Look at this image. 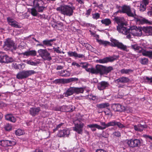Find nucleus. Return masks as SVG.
<instances>
[{"label": "nucleus", "mask_w": 152, "mask_h": 152, "mask_svg": "<svg viewBox=\"0 0 152 152\" xmlns=\"http://www.w3.org/2000/svg\"><path fill=\"white\" fill-rule=\"evenodd\" d=\"M96 40L99 45H102L104 47L109 45L112 47H117L118 48L128 51L126 46L115 39H113L111 40V43L107 41L98 39H96Z\"/></svg>", "instance_id": "1"}, {"label": "nucleus", "mask_w": 152, "mask_h": 152, "mask_svg": "<svg viewBox=\"0 0 152 152\" xmlns=\"http://www.w3.org/2000/svg\"><path fill=\"white\" fill-rule=\"evenodd\" d=\"M69 5L64 4L56 8V10L64 15L70 17L73 15L74 10L75 7L73 5V3H70Z\"/></svg>", "instance_id": "2"}, {"label": "nucleus", "mask_w": 152, "mask_h": 152, "mask_svg": "<svg viewBox=\"0 0 152 152\" xmlns=\"http://www.w3.org/2000/svg\"><path fill=\"white\" fill-rule=\"evenodd\" d=\"M142 28H140V27H137L136 26H133L129 28H124L122 33L124 35H126L130 32L134 36H140L142 34Z\"/></svg>", "instance_id": "3"}, {"label": "nucleus", "mask_w": 152, "mask_h": 152, "mask_svg": "<svg viewBox=\"0 0 152 152\" xmlns=\"http://www.w3.org/2000/svg\"><path fill=\"white\" fill-rule=\"evenodd\" d=\"M86 87H70L68 88L64 94L65 97H67L73 95L74 94H83L85 89Z\"/></svg>", "instance_id": "4"}, {"label": "nucleus", "mask_w": 152, "mask_h": 152, "mask_svg": "<svg viewBox=\"0 0 152 152\" xmlns=\"http://www.w3.org/2000/svg\"><path fill=\"white\" fill-rule=\"evenodd\" d=\"M132 47L134 50L137 51L138 53H142L143 56L148 57L152 59V51L146 50V48H145L144 49L136 44L132 45Z\"/></svg>", "instance_id": "5"}, {"label": "nucleus", "mask_w": 152, "mask_h": 152, "mask_svg": "<svg viewBox=\"0 0 152 152\" xmlns=\"http://www.w3.org/2000/svg\"><path fill=\"white\" fill-rule=\"evenodd\" d=\"M121 8V10H119L116 12V13H126L129 17H134L136 15L135 10H134V13L132 12L130 7L128 5H124L122 7H119Z\"/></svg>", "instance_id": "6"}, {"label": "nucleus", "mask_w": 152, "mask_h": 152, "mask_svg": "<svg viewBox=\"0 0 152 152\" xmlns=\"http://www.w3.org/2000/svg\"><path fill=\"white\" fill-rule=\"evenodd\" d=\"M38 53H39V55L45 61H50L52 59L50 53L46 49H40L38 50Z\"/></svg>", "instance_id": "7"}, {"label": "nucleus", "mask_w": 152, "mask_h": 152, "mask_svg": "<svg viewBox=\"0 0 152 152\" xmlns=\"http://www.w3.org/2000/svg\"><path fill=\"white\" fill-rule=\"evenodd\" d=\"M35 73L34 70L23 71L18 73L16 75V77L18 79H22L27 78Z\"/></svg>", "instance_id": "8"}, {"label": "nucleus", "mask_w": 152, "mask_h": 152, "mask_svg": "<svg viewBox=\"0 0 152 152\" xmlns=\"http://www.w3.org/2000/svg\"><path fill=\"white\" fill-rule=\"evenodd\" d=\"M127 143L130 148H134L139 147L140 146L141 142L140 139H131L127 140Z\"/></svg>", "instance_id": "9"}, {"label": "nucleus", "mask_w": 152, "mask_h": 152, "mask_svg": "<svg viewBox=\"0 0 152 152\" xmlns=\"http://www.w3.org/2000/svg\"><path fill=\"white\" fill-rule=\"evenodd\" d=\"M134 18V20L139 24H146L148 25H152V21H149L148 20L145 18L137 16L136 15L135 16Z\"/></svg>", "instance_id": "10"}, {"label": "nucleus", "mask_w": 152, "mask_h": 152, "mask_svg": "<svg viewBox=\"0 0 152 152\" xmlns=\"http://www.w3.org/2000/svg\"><path fill=\"white\" fill-rule=\"evenodd\" d=\"M56 39H53L48 40L46 39L42 41V44L40 43L37 44V46H40L42 47H51L53 45V42L55 41Z\"/></svg>", "instance_id": "11"}, {"label": "nucleus", "mask_w": 152, "mask_h": 152, "mask_svg": "<svg viewBox=\"0 0 152 152\" xmlns=\"http://www.w3.org/2000/svg\"><path fill=\"white\" fill-rule=\"evenodd\" d=\"M115 20L116 21L118 26H117V29L119 32L122 33V31H123L124 29L123 28H126V24L124 23L121 22L120 19L118 17H115Z\"/></svg>", "instance_id": "12"}, {"label": "nucleus", "mask_w": 152, "mask_h": 152, "mask_svg": "<svg viewBox=\"0 0 152 152\" xmlns=\"http://www.w3.org/2000/svg\"><path fill=\"white\" fill-rule=\"evenodd\" d=\"M84 124L79 122L78 123L75 124V126L73 127V130L78 134H82L83 132Z\"/></svg>", "instance_id": "13"}, {"label": "nucleus", "mask_w": 152, "mask_h": 152, "mask_svg": "<svg viewBox=\"0 0 152 152\" xmlns=\"http://www.w3.org/2000/svg\"><path fill=\"white\" fill-rule=\"evenodd\" d=\"M118 58V57L117 56H113L110 57H106L103 59H100L98 60V61L99 63L104 64L108 62H113L116 60Z\"/></svg>", "instance_id": "14"}, {"label": "nucleus", "mask_w": 152, "mask_h": 152, "mask_svg": "<svg viewBox=\"0 0 152 152\" xmlns=\"http://www.w3.org/2000/svg\"><path fill=\"white\" fill-rule=\"evenodd\" d=\"M41 110L39 107H32L30 108L29 112V114L32 117H34L38 115Z\"/></svg>", "instance_id": "15"}, {"label": "nucleus", "mask_w": 152, "mask_h": 152, "mask_svg": "<svg viewBox=\"0 0 152 152\" xmlns=\"http://www.w3.org/2000/svg\"><path fill=\"white\" fill-rule=\"evenodd\" d=\"M7 20L9 24L12 27L16 28H19L21 27L19 23L13 19L8 17L7 18Z\"/></svg>", "instance_id": "16"}, {"label": "nucleus", "mask_w": 152, "mask_h": 152, "mask_svg": "<svg viewBox=\"0 0 152 152\" xmlns=\"http://www.w3.org/2000/svg\"><path fill=\"white\" fill-rule=\"evenodd\" d=\"M13 59L9 57L7 55L0 56V62L1 63H8L13 61Z\"/></svg>", "instance_id": "17"}, {"label": "nucleus", "mask_w": 152, "mask_h": 152, "mask_svg": "<svg viewBox=\"0 0 152 152\" xmlns=\"http://www.w3.org/2000/svg\"><path fill=\"white\" fill-rule=\"evenodd\" d=\"M14 42L11 39H8L4 42V47L7 49L14 48L15 46Z\"/></svg>", "instance_id": "18"}, {"label": "nucleus", "mask_w": 152, "mask_h": 152, "mask_svg": "<svg viewBox=\"0 0 152 152\" xmlns=\"http://www.w3.org/2000/svg\"><path fill=\"white\" fill-rule=\"evenodd\" d=\"M109 86L110 84L108 82L102 81L98 83L97 87L99 90H103L107 88Z\"/></svg>", "instance_id": "19"}, {"label": "nucleus", "mask_w": 152, "mask_h": 152, "mask_svg": "<svg viewBox=\"0 0 152 152\" xmlns=\"http://www.w3.org/2000/svg\"><path fill=\"white\" fill-rule=\"evenodd\" d=\"M104 66L97 65L94 68V74H99L100 75H103Z\"/></svg>", "instance_id": "20"}, {"label": "nucleus", "mask_w": 152, "mask_h": 152, "mask_svg": "<svg viewBox=\"0 0 152 152\" xmlns=\"http://www.w3.org/2000/svg\"><path fill=\"white\" fill-rule=\"evenodd\" d=\"M5 119L10 122L15 123L16 121V117L14 116L12 113H8L5 115Z\"/></svg>", "instance_id": "21"}, {"label": "nucleus", "mask_w": 152, "mask_h": 152, "mask_svg": "<svg viewBox=\"0 0 152 152\" xmlns=\"http://www.w3.org/2000/svg\"><path fill=\"white\" fill-rule=\"evenodd\" d=\"M147 126L146 125H142L141 124H139L137 125H134V130L137 131L142 132L145 128H147Z\"/></svg>", "instance_id": "22"}, {"label": "nucleus", "mask_w": 152, "mask_h": 152, "mask_svg": "<svg viewBox=\"0 0 152 152\" xmlns=\"http://www.w3.org/2000/svg\"><path fill=\"white\" fill-rule=\"evenodd\" d=\"M142 30L147 35H152V27L149 26L143 27L142 28Z\"/></svg>", "instance_id": "23"}, {"label": "nucleus", "mask_w": 152, "mask_h": 152, "mask_svg": "<svg viewBox=\"0 0 152 152\" xmlns=\"http://www.w3.org/2000/svg\"><path fill=\"white\" fill-rule=\"evenodd\" d=\"M60 110L66 112H72L74 109L72 106L63 105L60 108Z\"/></svg>", "instance_id": "24"}, {"label": "nucleus", "mask_w": 152, "mask_h": 152, "mask_svg": "<svg viewBox=\"0 0 152 152\" xmlns=\"http://www.w3.org/2000/svg\"><path fill=\"white\" fill-rule=\"evenodd\" d=\"M100 124L103 126L99 125V129L100 130H104L109 127L112 126L111 121L107 124L105 123V122H101Z\"/></svg>", "instance_id": "25"}, {"label": "nucleus", "mask_w": 152, "mask_h": 152, "mask_svg": "<svg viewBox=\"0 0 152 152\" xmlns=\"http://www.w3.org/2000/svg\"><path fill=\"white\" fill-rule=\"evenodd\" d=\"M110 106V104L108 103H102L100 104H97L96 105V106L98 108V110L100 111L101 109L107 108L109 107Z\"/></svg>", "instance_id": "26"}, {"label": "nucleus", "mask_w": 152, "mask_h": 152, "mask_svg": "<svg viewBox=\"0 0 152 152\" xmlns=\"http://www.w3.org/2000/svg\"><path fill=\"white\" fill-rule=\"evenodd\" d=\"M69 133V132L68 130L64 129L59 131L58 136L60 137H67Z\"/></svg>", "instance_id": "27"}, {"label": "nucleus", "mask_w": 152, "mask_h": 152, "mask_svg": "<svg viewBox=\"0 0 152 152\" xmlns=\"http://www.w3.org/2000/svg\"><path fill=\"white\" fill-rule=\"evenodd\" d=\"M129 80H130L128 77H122L116 79L115 80V82L118 83H126L129 82Z\"/></svg>", "instance_id": "28"}, {"label": "nucleus", "mask_w": 152, "mask_h": 152, "mask_svg": "<svg viewBox=\"0 0 152 152\" xmlns=\"http://www.w3.org/2000/svg\"><path fill=\"white\" fill-rule=\"evenodd\" d=\"M24 56H34L37 55V51L34 50H29L24 52Z\"/></svg>", "instance_id": "29"}, {"label": "nucleus", "mask_w": 152, "mask_h": 152, "mask_svg": "<svg viewBox=\"0 0 152 152\" xmlns=\"http://www.w3.org/2000/svg\"><path fill=\"white\" fill-rule=\"evenodd\" d=\"M112 126H117L119 128L122 129L125 127V126L119 122L115 120H113L111 121Z\"/></svg>", "instance_id": "30"}, {"label": "nucleus", "mask_w": 152, "mask_h": 152, "mask_svg": "<svg viewBox=\"0 0 152 152\" xmlns=\"http://www.w3.org/2000/svg\"><path fill=\"white\" fill-rule=\"evenodd\" d=\"M114 107L115 111L122 112L124 110V107L119 104H115Z\"/></svg>", "instance_id": "31"}, {"label": "nucleus", "mask_w": 152, "mask_h": 152, "mask_svg": "<svg viewBox=\"0 0 152 152\" xmlns=\"http://www.w3.org/2000/svg\"><path fill=\"white\" fill-rule=\"evenodd\" d=\"M44 4V2L42 0H34L33 1L34 5L35 8L43 5Z\"/></svg>", "instance_id": "32"}, {"label": "nucleus", "mask_w": 152, "mask_h": 152, "mask_svg": "<svg viewBox=\"0 0 152 152\" xmlns=\"http://www.w3.org/2000/svg\"><path fill=\"white\" fill-rule=\"evenodd\" d=\"M104 68L103 75H107L108 73L113 70V68L112 66L107 67L105 66H104Z\"/></svg>", "instance_id": "33"}, {"label": "nucleus", "mask_w": 152, "mask_h": 152, "mask_svg": "<svg viewBox=\"0 0 152 152\" xmlns=\"http://www.w3.org/2000/svg\"><path fill=\"white\" fill-rule=\"evenodd\" d=\"M87 127L91 128V130L93 132L95 131L96 130V128L99 129V125L96 124L88 125Z\"/></svg>", "instance_id": "34"}, {"label": "nucleus", "mask_w": 152, "mask_h": 152, "mask_svg": "<svg viewBox=\"0 0 152 152\" xmlns=\"http://www.w3.org/2000/svg\"><path fill=\"white\" fill-rule=\"evenodd\" d=\"M59 74L60 76L64 77H69L70 75L69 72L66 70H61L59 72Z\"/></svg>", "instance_id": "35"}, {"label": "nucleus", "mask_w": 152, "mask_h": 152, "mask_svg": "<svg viewBox=\"0 0 152 152\" xmlns=\"http://www.w3.org/2000/svg\"><path fill=\"white\" fill-rule=\"evenodd\" d=\"M133 71L132 69H123L120 71L121 73L122 74H126L129 75L132 73Z\"/></svg>", "instance_id": "36"}, {"label": "nucleus", "mask_w": 152, "mask_h": 152, "mask_svg": "<svg viewBox=\"0 0 152 152\" xmlns=\"http://www.w3.org/2000/svg\"><path fill=\"white\" fill-rule=\"evenodd\" d=\"M101 22L106 26H109L111 23V21L110 19L109 18H105L102 20Z\"/></svg>", "instance_id": "37"}, {"label": "nucleus", "mask_w": 152, "mask_h": 152, "mask_svg": "<svg viewBox=\"0 0 152 152\" xmlns=\"http://www.w3.org/2000/svg\"><path fill=\"white\" fill-rule=\"evenodd\" d=\"M7 147L12 146L16 144V140L14 139H12L10 140H7Z\"/></svg>", "instance_id": "38"}, {"label": "nucleus", "mask_w": 152, "mask_h": 152, "mask_svg": "<svg viewBox=\"0 0 152 152\" xmlns=\"http://www.w3.org/2000/svg\"><path fill=\"white\" fill-rule=\"evenodd\" d=\"M36 8H33L31 9L30 13L33 16H38L39 13Z\"/></svg>", "instance_id": "39"}, {"label": "nucleus", "mask_w": 152, "mask_h": 152, "mask_svg": "<svg viewBox=\"0 0 152 152\" xmlns=\"http://www.w3.org/2000/svg\"><path fill=\"white\" fill-rule=\"evenodd\" d=\"M145 82L149 84L152 85V77H149L147 76L144 77Z\"/></svg>", "instance_id": "40"}, {"label": "nucleus", "mask_w": 152, "mask_h": 152, "mask_svg": "<svg viewBox=\"0 0 152 152\" xmlns=\"http://www.w3.org/2000/svg\"><path fill=\"white\" fill-rule=\"evenodd\" d=\"M46 8V7L43 6V5L36 8L39 12H43L44 10H45Z\"/></svg>", "instance_id": "41"}, {"label": "nucleus", "mask_w": 152, "mask_h": 152, "mask_svg": "<svg viewBox=\"0 0 152 152\" xmlns=\"http://www.w3.org/2000/svg\"><path fill=\"white\" fill-rule=\"evenodd\" d=\"M140 62L142 64H147L148 62V60L146 58H141Z\"/></svg>", "instance_id": "42"}, {"label": "nucleus", "mask_w": 152, "mask_h": 152, "mask_svg": "<svg viewBox=\"0 0 152 152\" xmlns=\"http://www.w3.org/2000/svg\"><path fill=\"white\" fill-rule=\"evenodd\" d=\"M7 140H0V145L3 147H7Z\"/></svg>", "instance_id": "43"}, {"label": "nucleus", "mask_w": 152, "mask_h": 152, "mask_svg": "<svg viewBox=\"0 0 152 152\" xmlns=\"http://www.w3.org/2000/svg\"><path fill=\"white\" fill-rule=\"evenodd\" d=\"M37 17L40 18L41 20H46L48 18V16L44 14L42 15L39 14Z\"/></svg>", "instance_id": "44"}, {"label": "nucleus", "mask_w": 152, "mask_h": 152, "mask_svg": "<svg viewBox=\"0 0 152 152\" xmlns=\"http://www.w3.org/2000/svg\"><path fill=\"white\" fill-rule=\"evenodd\" d=\"M26 63L32 66H37V63L34 62L31 60H27Z\"/></svg>", "instance_id": "45"}, {"label": "nucleus", "mask_w": 152, "mask_h": 152, "mask_svg": "<svg viewBox=\"0 0 152 152\" xmlns=\"http://www.w3.org/2000/svg\"><path fill=\"white\" fill-rule=\"evenodd\" d=\"M67 54L68 56L69 57L73 56L75 58L76 55L77 54V52L75 51L72 52L69 51L67 52Z\"/></svg>", "instance_id": "46"}, {"label": "nucleus", "mask_w": 152, "mask_h": 152, "mask_svg": "<svg viewBox=\"0 0 152 152\" xmlns=\"http://www.w3.org/2000/svg\"><path fill=\"white\" fill-rule=\"evenodd\" d=\"M146 9V6L141 3L140 4L139 10L141 12H144Z\"/></svg>", "instance_id": "47"}, {"label": "nucleus", "mask_w": 152, "mask_h": 152, "mask_svg": "<svg viewBox=\"0 0 152 152\" xmlns=\"http://www.w3.org/2000/svg\"><path fill=\"white\" fill-rule=\"evenodd\" d=\"M86 70L87 72H90L92 74H94V68L92 67L91 68H88V67L85 69Z\"/></svg>", "instance_id": "48"}, {"label": "nucleus", "mask_w": 152, "mask_h": 152, "mask_svg": "<svg viewBox=\"0 0 152 152\" xmlns=\"http://www.w3.org/2000/svg\"><path fill=\"white\" fill-rule=\"evenodd\" d=\"M100 17V14L99 13H95L92 14V18L94 19L97 20Z\"/></svg>", "instance_id": "49"}, {"label": "nucleus", "mask_w": 152, "mask_h": 152, "mask_svg": "<svg viewBox=\"0 0 152 152\" xmlns=\"http://www.w3.org/2000/svg\"><path fill=\"white\" fill-rule=\"evenodd\" d=\"M5 129L7 131H9L12 129V126L10 124H6L4 126Z\"/></svg>", "instance_id": "50"}, {"label": "nucleus", "mask_w": 152, "mask_h": 152, "mask_svg": "<svg viewBox=\"0 0 152 152\" xmlns=\"http://www.w3.org/2000/svg\"><path fill=\"white\" fill-rule=\"evenodd\" d=\"M15 133L17 135L20 136L23 134V132L22 130L18 129L16 130Z\"/></svg>", "instance_id": "51"}, {"label": "nucleus", "mask_w": 152, "mask_h": 152, "mask_svg": "<svg viewBox=\"0 0 152 152\" xmlns=\"http://www.w3.org/2000/svg\"><path fill=\"white\" fill-rule=\"evenodd\" d=\"M80 65H82V67L83 69H85L87 67H88L89 64L86 62H81L80 63Z\"/></svg>", "instance_id": "52"}, {"label": "nucleus", "mask_w": 152, "mask_h": 152, "mask_svg": "<svg viewBox=\"0 0 152 152\" xmlns=\"http://www.w3.org/2000/svg\"><path fill=\"white\" fill-rule=\"evenodd\" d=\"M114 136H116L117 137H120L121 136V134L120 132L118 131H115L113 133Z\"/></svg>", "instance_id": "53"}, {"label": "nucleus", "mask_w": 152, "mask_h": 152, "mask_svg": "<svg viewBox=\"0 0 152 152\" xmlns=\"http://www.w3.org/2000/svg\"><path fill=\"white\" fill-rule=\"evenodd\" d=\"M63 23L61 22L57 23L56 24L54 25L55 28H57V27H61L63 26Z\"/></svg>", "instance_id": "54"}, {"label": "nucleus", "mask_w": 152, "mask_h": 152, "mask_svg": "<svg viewBox=\"0 0 152 152\" xmlns=\"http://www.w3.org/2000/svg\"><path fill=\"white\" fill-rule=\"evenodd\" d=\"M64 124V123H61V124H59L57 126L56 128L54 129L55 130H58L59 128L62 127L63 125Z\"/></svg>", "instance_id": "55"}, {"label": "nucleus", "mask_w": 152, "mask_h": 152, "mask_svg": "<svg viewBox=\"0 0 152 152\" xmlns=\"http://www.w3.org/2000/svg\"><path fill=\"white\" fill-rule=\"evenodd\" d=\"M101 135L102 137L105 138L107 137L109 135L108 133H106V132L104 131L102 132Z\"/></svg>", "instance_id": "56"}, {"label": "nucleus", "mask_w": 152, "mask_h": 152, "mask_svg": "<svg viewBox=\"0 0 152 152\" xmlns=\"http://www.w3.org/2000/svg\"><path fill=\"white\" fill-rule=\"evenodd\" d=\"M63 80L60 79H56L53 81L54 83L56 84L59 83H61L63 82Z\"/></svg>", "instance_id": "57"}, {"label": "nucleus", "mask_w": 152, "mask_h": 152, "mask_svg": "<svg viewBox=\"0 0 152 152\" xmlns=\"http://www.w3.org/2000/svg\"><path fill=\"white\" fill-rule=\"evenodd\" d=\"M85 57V55L82 54H78L77 53V54L76 55L75 58H84Z\"/></svg>", "instance_id": "58"}, {"label": "nucleus", "mask_w": 152, "mask_h": 152, "mask_svg": "<svg viewBox=\"0 0 152 152\" xmlns=\"http://www.w3.org/2000/svg\"><path fill=\"white\" fill-rule=\"evenodd\" d=\"M83 46H85L87 49L88 50L90 49L91 47H92L88 43H86Z\"/></svg>", "instance_id": "59"}, {"label": "nucleus", "mask_w": 152, "mask_h": 152, "mask_svg": "<svg viewBox=\"0 0 152 152\" xmlns=\"http://www.w3.org/2000/svg\"><path fill=\"white\" fill-rule=\"evenodd\" d=\"M142 4L146 6L149 3L148 0H142Z\"/></svg>", "instance_id": "60"}, {"label": "nucleus", "mask_w": 152, "mask_h": 152, "mask_svg": "<svg viewBox=\"0 0 152 152\" xmlns=\"http://www.w3.org/2000/svg\"><path fill=\"white\" fill-rule=\"evenodd\" d=\"M92 11V9L90 8L88 9L86 13V15L87 16V17H88L91 14V12Z\"/></svg>", "instance_id": "61"}, {"label": "nucleus", "mask_w": 152, "mask_h": 152, "mask_svg": "<svg viewBox=\"0 0 152 152\" xmlns=\"http://www.w3.org/2000/svg\"><path fill=\"white\" fill-rule=\"evenodd\" d=\"M59 47H58L57 48H54V50L57 53H61V52L59 50Z\"/></svg>", "instance_id": "62"}, {"label": "nucleus", "mask_w": 152, "mask_h": 152, "mask_svg": "<svg viewBox=\"0 0 152 152\" xmlns=\"http://www.w3.org/2000/svg\"><path fill=\"white\" fill-rule=\"evenodd\" d=\"M71 81L74 82H77L78 80V79L76 77H72L71 78Z\"/></svg>", "instance_id": "63"}, {"label": "nucleus", "mask_w": 152, "mask_h": 152, "mask_svg": "<svg viewBox=\"0 0 152 152\" xmlns=\"http://www.w3.org/2000/svg\"><path fill=\"white\" fill-rule=\"evenodd\" d=\"M96 152H107L105 150H104L102 149H97Z\"/></svg>", "instance_id": "64"}]
</instances>
